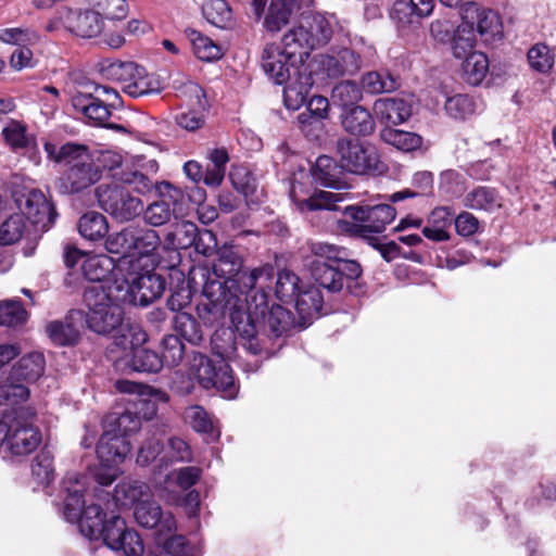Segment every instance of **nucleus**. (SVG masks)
I'll list each match as a JSON object with an SVG mask.
<instances>
[{"label":"nucleus","mask_w":556,"mask_h":556,"mask_svg":"<svg viewBox=\"0 0 556 556\" xmlns=\"http://www.w3.org/2000/svg\"><path fill=\"white\" fill-rule=\"evenodd\" d=\"M216 253L213 271L205 266H195L188 277L190 288L201 289L208 301L198 307L199 316L208 325L219 323L228 312L238 309L248 293L268 286L275 277L270 264L242 271L243 258L233 245L224 244Z\"/></svg>","instance_id":"f257e3e1"},{"label":"nucleus","mask_w":556,"mask_h":556,"mask_svg":"<svg viewBox=\"0 0 556 556\" xmlns=\"http://www.w3.org/2000/svg\"><path fill=\"white\" fill-rule=\"evenodd\" d=\"M271 283L257 287L242 300V305L227 315L236 327L242 342V349L252 356L268 358L264 348L263 336L280 338L295 327V319L290 311L279 304L268 306Z\"/></svg>","instance_id":"f03ea898"},{"label":"nucleus","mask_w":556,"mask_h":556,"mask_svg":"<svg viewBox=\"0 0 556 556\" xmlns=\"http://www.w3.org/2000/svg\"><path fill=\"white\" fill-rule=\"evenodd\" d=\"M88 477L68 472L62 480L63 515L68 522L78 525L80 533L89 539H99L106 515L98 504L85 506L84 493Z\"/></svg>","instance_id":"7ed1b4c3"},{"label":"nucleus","mask_w":556,"mask_h":556,"mask_svg":"<svg viewBox=\"0 0 556 556\" xmlns=\"http://www.w3.org/2000/svg\"><path fill=\"white\" fill-rule=\"evenodd\" d=\"M84 302L88 308L84 313V324L93 332L102 336L111 334L115 330H124V312L113 283L90 286L85 290Z\"/></svg>","instance_id":"20e7f679"},{"label":"nucleus","mask_w":556,"mask_h":556,"mask_svg":"<svg viewBox=\"0 0 556 556\" xmlns=\"http://www.w3.org/2000/svg\"><path fill=\"white\" fill-rule=\"evenodd\" d=\"M139 269L137 263L127 271L115 274L113 290H116V299L124 304L148 306L165 290V280L161 275L149 270L140 273Z\"/></svg>","instance_id":"39448f33"},{"label":"nucleus","mask_w":556,"mask_h":556,"mask_svg":"<svg viewBox=\"0 0 556 556\" xmlns=\"http://www.w3.org/2000/svg\"><path fill=\"white\" fill-rule=\"evenodd\" d=\"M98 72L103 78L121 84L123 91L132 98L160 93L163 89L156 75L135 62L103 60L98 63Z\"/></svg>","instance_id":"423d86ee"},{"label":"nucleus","mask_w":556,"mask_h":556,"mask_svg":"<svg viewBox=\"0 0 556 556\" xmlns=\"http://www.w3.org/2000/svg\"><path fill=\"white\" fill-rule=\"evenodd\" d=\"M353 222H342L341 229L351 236L362 238L368 241L370 245H376V233L386 230L387 225L395 218L396 212L390 204L355 206L349 205L344 208Z\"/></svg>","instance_id":"0eeeda50"},{"label":"nucleus","mask_w":556,"mask_h":556,"mask_svg":"<svg viewBox=\"0 0 556 556\" xmlns=\"http://www.w3.org/2000/svg\"><path fill=\"white\" fill-rule=\"evenodd\" d=\"M104 26V16L99 11L62 5L48 20L46 30L64 29L75 37L93 39L103 33Z\"/></svg>","instance_id":"6e6552de"},{"label":"nucleus","mask_w":556,"mask_h":556,"mask_svg":"<svg viewBox=\"0 0 556 556\" xmlns=\"http://www.w3.org/2000/svg\"><path fill=\"white\" fill-rule=\"evenodd\" d=\"M96 197L99 206L118 223L131 222L143 212V201L134 194L132 185L101 184L96 189Z\"/></svg>","instance_id":"1a4fd4ad"},{"label":"nucleus","mask_w":556,"mask_h":556,"mask_svg":"<svg viewBox=\"0 0 556 556\" xmlns=\"http://www.w3.org/2000/svg\"><path fill=\"white\" fill-rule=\"evenodd\" d=\"M36 412L30 406H21L14 409V418L10 424L8 450L16 456L33 453L41 443L42 435L34 425Z\"/></svg>","instance_id":"9d476101"},{"label":"nucleus","mask_w":556,"mask_h":556,"mask_svg":"<svg viewBox=\"0 0 556 556\" xmlns=\"http://www.w3.org/2000/svg\"><path fill=\"white\" fill-rule=\"evenodd\" d=\"M190 372L205 389L215 388L226 397L232 399L238 392L232 370L228 363L215 364L206 355L195 353L190 364Z\"/></svg>","instance_id":"9b49d317"},{"label":"nucleus","mask_w":556,"mask_h":556,"mask_svg":"<svg viewBox=\"0 0 556 556\" xmlns=\"http://www.w3.org/2000/svg\"><path fill=\"white\" fill-rule=\"evenodd\" d=\"M117 429L105 430L97 445V455L101 463L119 464L130 452L125 434L139 427V419L130 413H124L116 419Z\"/></svg>","instance_id":"f8f14e48"},{"label":"nucleus","mask_w":556,"mask_h":556,"mask_svg":"<svg viewBox=\"0 0 556 556\" xmlns=\"http://www.w3.org/2000/svg\"><path fill=\"white\" fill-rule=\"evenodd\" d=\"M337 153L341 167L350 173L362 175L381 170L382 164L372 146L349 138H340L337 141Z\"/></svg>","instance_id":"ddd939ff"},{"label":"nucleus","mask_w":556,"mask_h":556,"mask_svg":"<svg viewBox=\"0 0 556 556\" xmlns=\"http://www.w3.org/2000/svg\"><path fill=\"white\" fill-rule=\"evenodd\" d=\"M239 337L237 341L235 332L230 328L217 329L211 338V348L214 355L220 358L219 363L233 361L245 372H255L261 367L263 356H252L245 353Z\"/></svg>","instance_id":"4468645a"},{"label":"nucleus","mask_w":556,"mask_h":556,"mask_svg":"<svg viewBox=\"0 0 556 556\" xmlns=\"http://www.w3.org/2000/svg\"><path fill=\"white\" fill-rule=\"evenodd\" d=\"M459 15L462 21L475 28V34H479L484 42L490 43L502 38V23L493 10L483 8L475 1H467L460 5Z\"/></svg>","instance_id":"2eb2a0df"},{"label":"nucleus","mask_w":556,"mask_h":556,"mask_svg":"<svg viewBox=\"0 0 556 556\" xmlns=\"http://www.w3.org/2000/svg\"><path fill=\"white\" fill-rule=\"evenodd\" d=\"M155 189L161 199L150 203L147 207L143 205L141 215L146 224L151 227H161L169 223L175 215L176 205L181 200L182 192L168 181L156 184Z\"/></svg>","instance_id":"dca6fc26"},{"label":"nucleus","mask_w":556,"mask_h":556,"mask_svg":"<svg viewBox=\"0 0 556 556\" xmlns=\"http://www.w3.org/2000/svg\"><path fill=\"white\" fill-rule=\"evenodd\" d=\"M15 202L26 220L43 231L53 225L58 216L54 205L40 190L31 189L15 198Z\"/></svg>","instance_id":"f3484780"},{"label":"nucleus","mask_w":556,"mask_h":556,"mask_svg":"<svg viewBox=\"0 0 556 556\" xmlns=\"http://www.w3.org/2000/svg\"><path fill=\"white\" fill-rule=\"evenodd\" d=\"M99 168L108 170L110 176L125 185H132L137 194H146L153 189L152 180L141 172L123 167V156L118 152L103 151L98 157Z\"/></svg>","instance_id":"a211bd4d"},{"label":"nucleus","mask_w":556,"mask_h":556,"mask_svg":"<svg viewBox=\"0 0 556 556\" xmlns=\"http://www.w3.org/2000/svg\"><path fill=\"white\" fill-rule=\"evenodd\" d=\"M72 106L81 114L88 122L98 126H103L116 131H125V127L114 123H106L111 116V111L105 106L102 98L92 90L78 91L72 97Z\"/></svg>","instance_id":"6ab92c4d"},{"label":"nucleus","mask_w":556,"mask_h":556,"mask_svg":"<svg viewBox=\"0 0 556 556\" xmlns=\"http://www.w3.org/2000/svg\"><path fill=\"white\" fill-rule=\"evenodd\" d=\"M308 247L311 253L315 256L338 264L343 286L345 280H355L362 275V267L359 263L348 258V251L345 248L326 242H311Z\"/></svg>","instance_id":"aec40b11"},{"label":"nucleus","mask_w":556,"mask_h":556,"mask_svg":"<svg viewBox=\"0 0 556 556\" xmlns=\"http://www.w3.org/2000/svg\"><path fill=\"white\" fill-rule=\"evenodd\" d=\"M100 178L99 166L94 165L90 157H85L84 161L68 167L59 188L62 193H76L96 184Z\"/></svg>","instance_id":"412c9836"},{"label":"nucleus","mask_w":556,"mask_h":556,"mask_svg":"<svg viewBox=\"0 0 556 556\" xmlns=\"http://www.w3.org/2000/svg\"><path fill=\"white\" fill-rule=\"evenodd\" d=\"M134 517L141 527L156 529V536L176 530L174 516L170 513H164L161 506L153 501H143L136 504Z\"/></svg>","instance_id":"4be33fe9"},{"label":"nucleus","mask_w":556,"mask_h":556,"mask_svg":"<svg viewBox=\"0 0 556 556\" xmlns=\"http://www.w3.org/2000/svg\"><path fill=\"white\" fill-rule=\"evenodd\" d=\"M117 370L154 374L163 368L161 355L146 348H134L114 362Z\"/></svg>","instance_id":"5701e85b"},{"label":"nucleus","mask_w":556,"mask_h":556,"mask_svg":"<svg viewBox=\"0 0 556 556\" xmlns=\"http://www.w3.org/2000/svg\"><path fill=\"white\" fill-rule=\"evenodd\" d=\"M84 326V312L71 311L64 320H54L47 325L46 331L51 341L58 345H74L80 338Z\"/></svg>","instance_id":"b1692460"},{"label":"nucleus","mask_w":556,"mask_h":556,"mask_svg":"<svg viewBox=\"0 0 556 556\" xmlns=\"http://www.w3.org/2000/svg\"><path fill=\"white\" fill-rule=\"evenodd\" d=\"M45 369V357L39 352L22 356L11 368L5 381L0 386H23L36 381Z\"/></svg>","instance_id":"393cba45"},{"label":"nucleus","mask_w":556,"mask_h":556,"mask_svg":"<svg viewBox=\"0 0 556 556\" xmlns=\"http://www.w3.org/2000/svg\"><path fill=\"white\" fill-rule=\"evenodd\" d=\"M134 227L135 225H128L118 231L112 233L108 232L104 240V247L109 253L122 255L115 267V274L127 271L130 267H134L135 264L139 263L138 260L130 257Z\"/></svg>","instance_id":"a878e982"},{"label":"nucleus","mask_w":556,"mask_h":556,"mask_svg":"<svg viewBox=\"0 0 556 556\" xmlns=\"http://www.w3.org/2000/svg\"><path fill=\"white\" fill-rule=\"evenodd\" d=\"M299 63L291 62L280 46L267 45L262 54V68L266 75L277 85L285 84L290 78V68Z\"/></svg>","instance_id":"bb28decb"},{"label":"nucleus","mask_w":556,"mask_h":556,"mask_svg":"<svg viewBox=\"0 0 556 556\" xmlns=\"http://www.w3.org/2000/svg\"><path fill=\"white\" fill-rule=\"evenodd\" d=\"M321 66L329 77L337 78L356 74L363 64L358 53L349 48L323 56Z\"/></svg>","instance_id":"cd10ccee"},{"label":"nucleus","mask_w":556,"mask_h":556,"mask_svg":"<svg viewBox=\"0 0 556 556\" xmlns=\"http://www.w3.org/2000/svg\"><path fill=\"white\" fill-rule=\"evenodd\" d=\"M433 7V0H396L391 17L403 27L418 24L421 18L431 14Z\"/></svg>","instance_id":"c85d7f7f"},{"label":"nucleus","mask_w":556,"mask_h":556,"mask_svg":"<svg viewBox=\"0 0 556 556\" xmlns=\"http://www.w3.org/2000/svg\"><path fill=\"white\" fill-rule=\"evenodd\" d=\"M372 110L378 119L393 125L406 122L413 111L412 101L397 97L377 99Z\"/></svg>","instance_id":"c756f323"},{"label":"nucleus","mask_w":556,"mask_h":556,"mask_svg":"<svg viewBox=\"0 0 556 556\" xmlns=\"http://www.w3.org/2000/svg\"><path fill=\"white\" fill-rule=\"evenodd\" d=\"M280 48L289 55L291 62L302 64L308 58L314 46L307 28L301 25L291 28L287 34H285Z\"/></svg>","instance_id":"7c9ffc66"},{"label":"nucleus","mask_w":556,"mask_h":556,"mask_svg":"<svg viewBox=\"0 0 556 556\" xmlns=\"http://www.w3.org/2000/svg\"><path fill=\"white\" fill-rule=\"evenodd\" d=\"M313 0H271L264 20L269 33H278L286 26L295 9L311 5Z\"/></svg>","instance_id":"2f4dec72"},{"label":"nucleus","mask_w":556,"mask_h":556,"mask_svg":"<svg viewBox=\"0 0 556 556\" xmlns=\"http://www.w3.org/2000/svg\"><path fill=\"white\" fill-rule=\"evenodd\" d=\"M343 129L352 136L366 137L375 131L376 124L371 113L362 105H355L341 114Z\"/></svg>","instance_id":"473e14b6"},{"label":"nucleus","mask_w":556,"mask_h":556,"mask_svg":"<svg viewBox=\"0 0 556 556\" xmlns=\"http://www.w3.org/2000/svg\"><path fill=\"white\" fill-rule=\"evenodd\" d=\"M198 226L189 220H178L172 224L163 241L164 250H186L194 244Z\"/></svg>","instance_id":"72a5a7b5"},{"label":"nucleus","mask_w":556,"mask_h":556,"mask_svg":"<svg viewBox=\"0 0 556 556\" xmlns=\"http://www.w3.org/2000/svg\"><path fill=\"white\" fill-rule=\"evenodd\" d=\"M311 275L314 280L325 290L329 292H339L342 290V277L338 264L330 261H321L319 257L309 265Z\"/></svg>","instance_id":"f704fd0d"},{"label":"nucleus","mask_w":556,"mask_h":556,"mask_svg":"<svg viewBox=\"0 0 556 556\" xmlns=\"http://www.w3.org/2000/svg\"><path fill=\"white\" fill-rule=\"evenodd\" d=\"M463 204L469 210L493 213L502 206V199L491 187H477L465 194Z\"/></svg>","instance_id":"c9c22d12"},{"label":"nucleus","mask_w":556,"mask_h":556,"mask_svg":"<svg viewBox=\"0 0 556 556\" xmlns=\"http://www.w3.org/2000/svg\"><path fill=\"white\" fill-rule=\"evenodd\" d=\"M361 86L366 93L376 96L395 91L400 88V80L387 70L370 71L362 76Z\"/></svg>","instance_id":"e433bc0d"},{"label":"nucleus","mask_w":556,"mask_h":556,"mask_svg":"<svg viewBox=\"0 0 556 556\" xmlns=\"http://www.w3.org/2000/svg\"><path fill=\"white\" fill-rule=\"evenodd\" d=\"M452 212L448 207L441 206L434 208L428 224L422 228V235L434 242H443L450 239L448 228L452 222Z\"/></svg>","instance_id":"4c0bfd02"},{"label":"nucleus","mask_w":556,"mask_h":556,"mask_svg":"<svg viewBox=\"0 0 556 556\" xmlns=\"http://www.w3.org/2000/svg\"><path fill=\"white\" fill-rule=\"evenodd\" d=\"M344 200L343 193L329 190H316L306 199L293 197V202L301 212H313L319 210H338V202Z\"/></svg>","instance_id":"58836bf2"},{"label":"nucleus","mask_w":556,"mask_h":556,"mask_svg":"<svg viewBox=\"0 0 556 556\" xmlns=\"http://www.w3.org/2000/svg\"><path fill=\"white\" fill-rule=\"evenodd\" d=\"M48 157L55 163L72 166L85 157H89L87 147L78 143H65L62 147H56L54 143L46 142L43 144Z\"/></svg>","instance_id":"ea45409f"},{"label":"nucleus","mask_w":556,"mask_h":556,"mask_svg":"<svg viewBox=\"0 0 556 556\" xmlns=\"http://www.w3.org/2000/svg\"><path fill=\"white\" fill-rule=\"evenodd\" d=\"M489 67L486 54L480 51L470 52L462 63V77L467 84L478 86L486 77Z\"/></svg>","instance_id":"a19ab883"},{"label":"nucleus","mask_w":556,"mask_h":556,"mask_svg":"<svg viewBox=\"0 0 556 556\" xmlns=\"http://www.w3.org/2000/svg\"><path fill=\"white\" fill-rule=\"evenodd\" d=\"M77 229L83 238L89 241H100L108 236L109 222L103 214L89 211L80 216Z\"/></svg>","instance_id":"79ce46f5"},{"label":"nucleus","mask_w":556,"mask_h":556,"mask_svg":"<svg viewBox=\"0 0 556 556\" xmlns=\"http://www.w3.org/2000/svg\"><path fill=\"white\" fill-rule=\"evenodd\" d=\"M162 244L160 235L152 228L135 225L132 236L131 256H150Z\"/></svg>","instance_id":"37998d69"},{"label":"nucleus","mask_w":556,"mask_h":556,"mask_svg":"<svg viewBox=\"0 0 556 556\" xmlns=\"http://www.w3.org/2000/svg\"><path fill=\"white\" fill-rule=\"evenodd\" d=\"M185 35L190 41L193 52L199 60L212 62L222 56L219 46L197 29L186 28Z\"/></svg>","instance_id":"c03bdc74"},{"label":"nucleus","mask_w":556,"mask_h":556,"mask_svg":"<svg viewBox=\"0 0 556 556\" xmlns=\"http://www.w3.org/2000/svg\"><path fill=\"white\" fill-rule=\"evenodd\" d=\"M294 307L304 324L312 318L314 314H320L323 308V296L320 291L312 287L307 290H302L293 300Z\"/></svg>","instance_id":"a18cd8bd"},{"label":"nucleus","mask_w":556,"mask_h":556,"mask_svg":"<svg viewBox=\"0 0 556 556\" xmlns=\"http://www.w3.org/2000/svg\"><path fill=\"white\" fill-rule=\"evenodd\" d=\"M337 27L333 15L315 14L308 23V35L313 39L314 49L328 43Z\"/></svg>","instance_id":"49530a36"},{"label":"nucleus","mask_w":556,"mask_h":556,"mask_svg":"<svg viewBox=\"0 0 556 556\" xmlns=\"http://www.w3.org/2000/svg\"><path fill=\"white\" fill-rule=\"evenodd\" d=\"M363 99L362 86L353 80H342L337 84L331 91V101L333 105L348 110Z\"/></svg>","instance_id":"de8ad7c7"},{"label":"nucleus","mask_w":556,"mask_h":556,"mask_svg":"<svg viewBox=\"0 0 556 556\" xmlns=\"http://www.w3.org/2000/svg\"><path fill=\"white\" fill-rule=\"evenodd\" d=\"M380 137L386 143L404 152L417 150L422 144V138L419 135L391 127L383 128Z\"/></svg>","instance_id":"09e8293b"},{"label":"nucleus","mask_w":556,"mask_h":556,"mask_svg":"<svg viewBox=\"0 0 556 556\" xmlns=\"http://www.w3.org/2000/svg\"><path fill=\"white\" fill-rule=\"evenodd\" d=\"M27 229V220L24 214L15 213L10 215L0 225V244L11 245L18 242Z\"/></svg>","instance_id":"8fccbe9b"},{"label":"nucleus","mask_w":556,"mask_h":556,"mask_svg":"<svg viewBox=\"0 0 556 556\" xmlns=\"http://www.w3.org/2000/svg\"><path fill=\"white\" fill-rule=\"evenodd\" d=\"M174 328L186 341L198 345L203 340V332L198 320L190 314L181 312L174 317Z\"/></svg>","instance_id":"3c124183"},{"label":"nucleus","mask_w":556,"mask_h":556,"mask_svg":"<svg viewBox=\"0 0 556 556\" xmlns=\"http://www.w3.org/2000/svg\"><path fill=\"white\" fill-rule=\"evenodd\" d=\"M444 111L453 119L465 121L475 114L476 103L470 96L458 93L446 98Z\"/></svg>","instance_id":"603ef678"},{"label":"nucleus","mask_w":556,"mask_h":556,"mask_svg":"<svg viewBox=\"0 0 556 556\" xmlns=\"http://www.w3.org/2000/svg\"><path fill=\"white\" fill-rule=\"evenodd\" d=\"M300 278L293 271L283 269L279 271L276 280V296L283 302L291 303L302 291Z\"/></svg>","instance_id":"864d4df0"},{"label":"nucleus","mask_w":556,"mask_h":556,"mask_svg":"<svg viewBox=\"0 0 556 556\" xmlns=\"http://www.w3.org/2000/svg\"><path fill=\"white\" fill-rule=\"evenodd\" d=\"M477 36L475 28H471L466 22L457 26L452 39V50L455 58L462 59L467 56L476 45Z\"/></svg>","instance_id":"5fc2aeb1"},{"label":"nucleus","mask_w":556,"mask_h":556,"mask_svg":"<svg viewBox=\"0 0 556 556\" xmlns=\"http://www.w3.org/2000/svg\"><path fill=\"white\" fill-rule=\"evenodd\" d=\"M202 13L206 21L214 26L225 28L232 20V12L225 0H205Z\"/></svg>","instance_id":"6e6d98bb"},{"label":"nucleus","mask_w":556,"mask_h":556,"mask_svg":"<svg viewBox=\"0 0 556 556\" xmlns=\"http://www.w3.org/2000/svg\"><path fill=\"white\" fill-rule=\"evenodd\" d=\"M149 492V485L139 480L123 481L115 488V500L124 505L138 504Z\"/></svg>","instance_id":"4d7b16f0"},{"label":"nucleus","mask_w":556,"mask_h":556,"mask_svg":"<svg viewBox=\"0 0 556 556\" xmlns=\"http://www.w3.org/2000/svg\"><path fill=\"white\" fill-rule=\"evenodd\" d=\"M161 463H190L192 450L188 442L180 437H170L164 445V456Z\"/></svg>","instance_id":"13d9d810"},{"label":"nucleus","mask_w":556,"mask_h":556,"mask_svg":"<svg viewBox=\"0 0 556 556\" xmlns=\"http://www.w3.org/2000/svg\"><path fill=\"white\" fill-rule=\"evenodd\" d=\"M337 164L327 155H320L312 167V176L316 182L329 188H337Z\"/></svg>","instance_id":"bf43d9fd"},{"label":"nucleus","mask_w":556,"mask_h":556,"mask_svg":"<svg viewBox=\"0 0 556 556\" xmlns=\"http://www.w3.org/2000/svg\"><path fill=\"white\" fill-rule=\"evenodd\" d=\"M156 542L173 556H198V549L190 546L182 535H173V532L164 533L156 536Z\"/></svg>","instance_id":"052dcab7"},{"label":"nucleus","mask_w":556,"mask_h":556,"mask_svg":"<svg viewBox=\"0 0 556 556\" xmlns=\"http://www.w3.org/2000/svg\"><path fill=\"white\" fill-rule=\"evenodd\" d=\"M127 529L125 520L119 516L113 515L105 519L99 532V539L101 538L103 543L112 549L115 546H121L118 539L122 538Z\"/></svg>","instance_id":"680f3d73"},{"label":"nucleus","mask_w":556,"mask_h":556,"mask_svg":"<svg viewBox=\"0 0 556 556\" xmlns=\"http://www.w3.org/2000/svg\"><path fill=\"white\" fill-rule=\"evenodd\" d=\"M31 473L40 484H49L54 479L53 455L43 448L35 457Z\"/></svg>","instance_id":"e2e57ef3"},{"label":"nucleus","mask_w":556,"mask_h":556,"mask_svg":"<svg viewBox=\"0 0 556 556\" xmlns=\"http://www.w3.org/2000/svg\"><path fill=\"white\" fill-rule=\"evenodd\" d=\"M530 66L540 73H547L555 63L552 50L544 43H536L528 51Z\"/></svg>","instance_id":"0e129e2a"},{"label":"nucleus","mask_w":556,"mask_h":556,"mask_svg":"<svg viewBox=\"0 0 556 556\" xmlns=\"http://www.w3.org/2000/svg\"><path fill=\"white\" fill-rule=\"evenodd\" d=\"M163 365L177 366L184 358L185 345L177 334H167L162 339Z\"/></svg>","instance_id":"69168bd1"},{"label":"nucleus","mask_w":556,"mask_h":556,"mask_svg":"<svg viewBox=\"0 0 556 556\" xmlns=\"http://www.w3.org/2000/svg\"><path fill=\"white\" fill-rule=\"evenodd\" d=\"M27 316L20 301L9 300L0 304V325L16 327L22 325Z\"/></svg>","instance_id":"338daca9"},{"label":"nucleus","mask_w":556,"mask_h":556,"mask_svg":"<svg viewBox=\"0 0 556 556\" xmlns=\"http://www.w3.org/2000/svg\"><path fill=\"white\" fill-rule=\"evenodd\" d=\"M121 546L112 548L114 552H119L124 556H142L144 553V545L139 534L132 530L127 529L126 532L118 539Z\"/></svg>","instance_id":"774afa93"}]
</instances>
